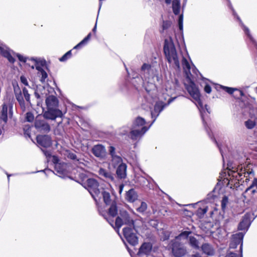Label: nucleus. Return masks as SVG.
Here are the masks:
<instances>
[{
  "instance_id": "nucleus-1",
  "label": "nucleus",
  "mask_w": 257,
  "mask_h": 257,
  "mask_svg": "<svg viewBox=\"0 0 257 257\" xmlns=\"http://www.w3.org/2000/svg\"><path fill=\"white\" fill-rule=\"evenodd\" d=\"M45 103L47 110L43 112L45 118L55 120L56 117H61L63 116L61 110L57 108L59 100L55 96L50 95L47 96Z\"/></svg>"
},
{
  "instance_id": "nucleus-2",
  "label": "nucleus",
  "mask_w": 257,
  "mask_h": 257,
  "mask_svg": "<svg viewBox=\"0 0 257 257\" xmlns=\"http://www.w3.org/2000/svg\"><path fill=\"white\" fill-rule=\"evenodd\" d=\"M163 49L168 62L171 63L173 60L175 66L177 68H179L180 64L176 50L171 37H169V39L165 40Z\"/></svg>"
},
{
  "instance_id": "nucleus-3",
  "label": "nucleus",
  "mask_w": 257,
  "mask_h": 257,
  "mask_svg": "<svg viewBox=\"0 0 257 257\" xmlns=\"http://www.w3.org/2000/svg\"><path fill=\"white\" fill-rule=\"evenodd\" d=\"M115 224L119 229L122 225H127V227L135 228V221L130 216L127 211L124 209L120 210L118 216L116 218Z\"/></svg>"
},
{
  "instance_id": "nucleus-4",
  "label": "nucleus",
  "mask_w": 257,
  "mask_h": 257,
  "mask_svg": "<svg viewBox=\"0 0 257 257\" xmlns=\"http://www.w3.org/2000/svg\"><path fill=\"white\" fill-rule=\"evenodd\" d=\"M169 249L175 257H182L187 252L186 247L183 243L176 239H172L168 244Z\"/></svg>"
},
{
  "instance_id": "nucleus-5",
  "label": "nucleus",
  "mask_w": 257,
  "mask_h": 257,
  "mask_svg": "<svg viewBox=\"0 0 257 257\" xmlns=\"http://www.w3.org/2000/svg\"><path fill=\"white\" fill-rule=\"evenodd\" d=\"M82 185L89 191L93 198L96 201L95 196H97L100 193L98 181L94 178H89L87 179L86 183L82 184Z\"/></svg>"
},
{
  "instance_id": "nucleus-6",
  "label": "nucleus",
  "mask_w": 257,
  "mask_h": 257,
  "mask_svg": "<svg viewBox=\"0 0 257 257\" xmlns=\"http://www.w3.org/2000/svg\"><path fill=\"white\" fill-rule=\"evenodd\" d=\"M41 114L38 115L34 122V126L38 132L42 134H47L51 131V126Z\"/></svg>"
},
{
  "instance_id": "nucleus-7",
  "label": "nucleus",
  "mask_w": 257,
  "mask_h": 257,
  "mask_svg": "<svg viewBox=\"0 0 257 257\" xmlns=\"http://www.w3.org/2000/svg\"><path fill=\"white\" fill-rule=\"evenodd\" d=\"M186 78L188 80L189 85L186 86V88L190 95L199 103H200V93L198 88L196 87L194 81L191 79L189 75L186 72Z\"/></svg>"
},
{
  "instance_id": "nucleus-8",
  "label": "nucleus",
  "mask_w": 257,
  "mask_h": 257,
  "mask_svg": "<svg viewBox=\"0 0 257 257\" xmlns=\"http://www.w3.org/2000/svg\"><path fill=\"white\" fill-rule=\"evenodd\" d=\"M136 231V227H125L123 229V234L127 241L132 245L138 244V237L134 232Z\"/></svg>"
},
{
  "instance_id": "nucleus-9",
  "label": "nucleus",
  "mask_w": 257,
  "mask_h": 257,
  "mask_svg": "<svg viewBox=\"0 0 257 257\" xmlns=\"http://www.w3.org/2000/svg\"><path fill=\"white\" fill-rule=\"evenodd\" d=\"M244 234L242 232H239L232 235L231 240L229 243V248L234 249L240 244L239 257H242V242Z\"/></svg>"
},
{
  "instance_id": "nucleus-10",
  "label": "nucleus",
  "mask_w": 257,
  "mask_h": 257,
  "mask_svg": "<svg viewBox=\"0 0 257 257\" xmlns=\"http://www.w3.org/2000/svg\"><path fill=\"white\" fill-rule=\"evenodd\" d=\"M36 141L39 146L44 148L50 147L52 145L51 137L48 135H37Z\"/></svg>"
},
{
  "instance_id": "nucleus-11",
  "label": "nucleus",
  "mask_w": 257,
  "mask_h": 257,
  "mask_svg": "<svg viewBox=\"0 0 257 257\" xmlns=\"http://www.w3.org/2000/svg\"><path fill=\"white\" fill-rule=\"evenodd\" d=\"M9 107V114L10 117H12L13 115V104H10L9 106L6 103H4L2 105V109L1 111L0 119L4 121L5 123L8 121V110Z\"/></svg>"
},
{
  "instance_id": "nucleus-12",
  "label": "nucleus",
  "mask_w": 257,
  "mask_h": 257,
  "mask_svg": "<svg viewBox=\"0 0 257 257\" xmlns=\"http://www.w3.org/2000/svg\"><path fill=\"white\" fill-rule=\"evenodd\" d=\"M152 244L150 242H144L139 249L137 255L139 257L149 255L152 249Z\"/></svg>"
},
{
  "instance_id": "nucleus-13",
  "label": "nucleus",
  "mask_w": 257,
  "mask_h": 257,
  "mask_svg": "<svg viewBox=\"0 0 257 257\" xmlns=\"http://www.w3.org/2000/svg\"><path fill=\"white\" fill-rule=\"evenodd\" d=\"M91 152L95 157L99 158H104L106 154L105 148L102 145L94 146L91 150Z\"/></svg>"
},
{
  "instance_id": "nucleus-14",
  "label": "nucleus",
  "mask_w": 257,
  "mask_h": 257,
  "mask_svg": "<svg viewBox=\"0 0 257 257\" xmlns=\"http://www.w3.org/2000/svg\"><path fill=\"white\" fill-rule=\"evenodd\" d=\"M127 166L125 164L121 163L117 167L116 170V177L119 179H124L126 177Z\"/></svg>"
},
{
  "instance_id": "nucleus-15",
  "label": "nucleus",
  "mask_w": 257,
  "mask_h": 257,
  "mask_svg": "<svg viewBox=\"0 0 257 257\" xmlns=\"http://www.w3.org/2000/svg\"><path fill=\"white\" fill-rule=\"evenodd\" d=\"M67 164L64 162H60L59 164L55 166V170L59 174V176H65L68 173Z\"/></svg>"
},
{
  "instance_id": "nucleus-16",
  "label": "nucleus",
  "mask_w": 257,
  "mask_h": 257,
  "mask_svg": "<svg viewBox=\"0 0 257 257\" xmlns=\"http://www.w3.org/2000/svg\"><path fill=\"white\" fill-rule=\"evenodd\" d=\"M130 132L131 138L132 140H137L138 137L142 136L148 130V128L146 126H143L141 130L133 128Z\"/></svg>"
},
{
  "instance_id": "nucleus-17",
  "label": "nucleus",
  "mask_w": 257,
  "mask_h": 257,
  "mask_svg": "<svg viewBox=\"0 0 257 257\" xmlns=\"http://www.w3.org/2000/svg\"><path fill=\"white\" fill-rule=\"evenodd\" d=\"M250 223L249 215L245 214L242 217L241 221L238 224V229L240 230L247 228Z\"/></svg>"
},
{
  "instance_id": "nucleus-18",
  "label": "nucleus",
  "mask_w": 257,
  "mask_h": 257,
  "mask_svg": "<svg viewBox=\"0 0 257 257\" xmlns=\"http://www.w3.org/2000/svg\"><path fill=\"white\" fill-rule=\"evenodd\" d=\"M202 252L207 255H213L214 254V249L212 246L208 243H204L200 247Z\"/></svg>"
},
{
  "instance_id": "nucleus-19",
  "label": "nucleus",
  "mask_w": 257,
  "mask_h": 257,
  "mask_svg": "<svg viewBox=\"0 0 257 257\" xmlns=\"http://www.w3.org/2000/svg\"><path fill=\"white\" fill-rule=\"evenodd\" d=\"M138 194L134 189H131L126 192L125 199L130 202H134L138 199Z\"/></svg>"
},
{
  "instance_id": "nucleus-20",
  "label": "nucleus",
  "mask_w": 257,
  "mask_h": 257,
  "mask_svg": "<svg viewBox=\"0 0 257 257\" xmlns=\"http://www.w3.org/2000/svg\"><path fill=\"white\" fill-rule=\"evenodd\" d=\"M99 175L104 177L105 178L110 180L112 182L114 181V177L113 174L110 172L106 171L105 169L100 168L98 171Z\"/></svg>"
},
{
  "instance_id": "nucleus-21",
  "label": "nucleus",
  "mask_w": 257,
  "mask_h": 257,
  "mask_svg": "<svg viewBox=\"0 0 257 257\" xmlns=\"http://www.w3.org/2000/svg\"><path fill=\"white\" fill-rule=\"evenodd\" d=\"M109 208L108 209V214L112 217L116 216L117 214V207L115 201L113 200Z\"/></svg>"
},
{
  "instance_id": "nucleus-22",
  "label": "nucleus",
  "mask_w": 257,
  "mask_h": 257,
  "mask_svg": "<svg viewBox=\"0 0 257 257\" xmlns=\"http://www.w3.org/2000/svg\"><path fill=\"white\" fill-rule=\"evenodd\" d=\"M102 190H103L102 191L101 193L102 195L103 201L106 205H109L112 204V202L110 198V193L108 192L105 191L104 188H102Z\"/></svg>"
},
{
  "instance_id": "nucleus-23",
  "label": "nucleus",
  "mask_w": 257,
  "mask_h": 257,
  "mask_svg": "<svg viewBox=\"0 0 257 257\" xmlns=\"http://www.w3.org/2000/svg\"><path fill=\"white\" fill-rule=\"evenodd\" d=\"M220 87L230 94H233L234 92H237L239 93V96H242L244 95L242 91L238 90V89L236 88L228 87L222 85H220Z\"/></svg>"
},
{
  "instance_id": "nucleus-24",
  "label": "nucleus",
  "mask_w": 257,
  "mask_h": 257,
  "mask_svg": "<svg viewBox=\"0 0 257 257\" xmlns=\"http://www.w3.org/2000/svg\"><path fill=\"white\" fill-rule=\"evenodd\" d=\"M41 90H45V87L43 86H37L36 89L35 93H34V94H35L36 97L38 99L40 100V101H38L37 102V105H38V106H39L40 105V104L42 103L43 102L42 99H41V98L42 96L40 95V93H39V91H41Z\"/></svg>"
},
{
  "instance_id": "nucleus-25",
  "label": "nucleus",
  "mask_w": 257,
  "mask_h": 257,
  "mask_svg": "<svg viewBox=\"0 0 257 257\" xmlns=\"http://www.w3.org/2000/svg\"><path fill=\"white\" fill-rule=\"evenodd\" d=\"M172 9L173 12L175 15H178L180 14V0H173Z\"/></svg>"
},
{
  "instance_id": "nucleus-26",
  "label": "nucleus",
  "mask_w": 257,
  "mask_h": 257,
  "mask_svg": "<svg viewBox=\"0 0 257 257\" xmlns=\"http://www.w3.org/2000/svg\"><path fill=\"white\" fill-rule=\"evenodd\" d=\"M146 121L143 118L138 116L137 117L133 124V128H137L138 127L144 126Z\"/></svg>"
},
{
  "instance_id": "nucleus-27",
  "label": "nucleus",
  "mask_w": 257,
  "mask_h": 257,
  "mask_svg": "<svg viewBox=\"0 0 257 257\" xmlns=\"http://www.w3.org/2000/svg\"><path fill=\"white\" fill-rule=\"evenodd\" d=\"M189 244L194 249H200L199 241L195 237L189 236Z\"/></svg>"
},
{
  "instance_id": "nucleus-28",
  "label": "nucleus",
  "mask_w": 257,
  "mask_h": 257,
  "mask_svg": "<svg viewBox=\"0 0 257 257\" xmlns=\"http://www.w3.org/2000/svg\"><path fill=\"white\" fill-rule=\"evenodd\" d=\"M192 233L191 231H184L181 232L178 236L175 237L174 239H176V240H179L182 239H187L189 238V236H191L190 235Z\"/></svg>"
},
{
  "instance_id": "nucleus-29",
  "label": "nucleus",
  "mask_w": 257,
  "mask_h": 257,
  "mask_svg": "<svg viewBox=\"0 0 257 257\" xmlns=\"http://www.w3.org/2000/svg\"><path fill=\"white\" fill-rule=\"evenodd\" d=\"M90 38L91 33H89L87 37H86L82 41H81L79 44H78L74 47V49H78L80 48L82 45L86 44L87 42L90 40Z\"/></svg>"
},
{
  "instance_id": "nucleus-30",
  "label": "nucleus",
  "mask_w": 257,
  "mask_h": 257,
  "mask_svg": "<svg viewBox=\"0 0 257 257\" xmlns=\"http://www.w3.org/2000/svg\"><path fill=\"white\" fill-rule=\"evenodd\" d=\"M65 155L68 158L73 160H77L79 161V160L77 159V156L74 153L71 152L69 150H66Z\"/></svg>"
},
{
  "instance_id": "nucleus-31",
  "label": "nucleus",
  "mask_w": 257,
  "mask_h": 257,
  "mask_svg": "<svg viewBox=\"0 0 257 257\" xmlns=\"http://www.w3.org/2000/svg\"><path fill=\"white\" fill-rule=\"evenodd\" d=\"M3 56L8 59L9 61L11 63H14L15 61V59L14 58L12 57L11 54L7 50L4 51L3 52Z\"/></svg>"
},
{
  "instance_id": "nucleus-32",
  "label": "nucleus",
  "mask_w": 257,
  "mask_h": 257,
  "mask_svg": "<svg viewBox=\"0 0 257 257\" xmlns=\"http://www.w3.org/2000/svg\"><path fill=\"white\" fill-rule=\"evenodd\" d=\"M19 104L22 108H25V103L22 94L17 95L15 96Z\"/></svg>"
},
{
  "instance_id": "nucleus-33",
  "label": "nucleus",
  "mask_w": 257,
  "mask_h": 257,
  "mask_svg": "<svg viewBox=\"0 0 257 257\" xmlns=\"http://www.w3.org/2000/svg\"><path fill=\"white\" fill-rule=\"evenodd\" d=\"M172 25V22L170 20H163L162 27L163 29V30H168L170 27H171Z\"/></svg>"
},
{
  "instance_id": "nucleus-34",
  "label": "nucleus",
  "mask_w": 257,
  "mask_h": 257,
  "mask_svg": "<svg viewBox=\"0 0 257 257\" xmlns=\"http://www.w3.org/2000/svg\"><path fill=\"white\" fill-rule=\"evenodd\" d=\"M207 211V208H199L197 210L196 214L199 218H201L203 217L204 215L206 213Z\"/></svg>"
},
{
  "instance_id": "nucleus-35",
  "label": "nucleus",
  "mask_w": 257,
  "mask_h": 257,
  "mask_svg": "<svg viewBox=\"0 0 257 257\" xmlns=\"http://www.w3.org/2000/svg\"><path fill=\"white\" fill-rule=\"evenodd\" d=\"M228 202V198L226 196H224L221 200V208L223 211H224L226 209V205Z\"/></svg>"
},
{
  "instance_id": "nucleus-36",
  "label": "nucleus",
  "mask_w": 257,
  "mask_h": 257,
  "mask_svg": "<svg viewBox=\"0 0 257 257\" xmlns=\"http://www.w3.org/2000/svg\"><path fill=\"white\" fill-rule=\"evenodd\" d=\"M244 123H245V126L248 129H252L255 125V122L254 121H252V120H250V119H248L247 121H245Z\"/></svg>"
},
{
  "instance_id": "nucleus-37",
  "label": "nucleus",
  "mask_w": 257,
  "mask_h": 257,
  "mask_svg": "<svg viewBox=\"0 0 257 257\" xmlns=\"http://www.w3.org/2000/svg\"><path fill=\"white\" fill-rule=\"evenodd\" d=\"M23 93L26 100L31 104L30 102V95L28 93V91L26 87H24L23 89Z\"/></svg>"
},
{
  "instance_id": "nucleus-38",
  "label": "nucleus",
  "mask_w": 257,
  "mask_h": 257,
  "mask_svg": "<svg viewBox=\"0 0 257 257\" xmlns=\"http://www.w3.org/2000/svg\"><path fill=\"white\" fill-rule=\"evenodd\" d=\"M111 159L112 162L114 165H118L119 163L121 164L122 163V158L117 155L114 156Z\"/></svg>"
},
{
  "instance_id": "nucleus-39",
  "label": "nucleus",
  "mask_w": 257,
  "mask_h": 257,
  "mask_svg": "<svg viewBox=\"0 0 257 257\" xmlns=\"http://www.w3.org/2000/svg\"><path fill=\"white\" fill-rule=\"evenodd\" d=\"M25 119L28 122H33L34 120V116L33 113L30 111L27 112L26 114Z\"/></svg>"
},
{
  "instance_id": "nucleus-40",
  "label": "nucleus",
  "mask_w": 257,
  "mask_h": 257,
  "mask_svg": "<svg viewBox=\"0 0 257 257\" xmlns=\"http://www.w3.org/2000/svg\"><path fill=\"white\" fill-rule=\"evenodd\" d=\"M147 208V205L146 203L142 202L141 206L137 209V211L139 212H144Z\"/></svg>"
},
{
  "instance_id": "nucleus-41",
  "label": "nucleus",
  "mask_w": 257,
  "mask_h": 257,
  "mask_svg": "<svg viewBox=\"0 0 257 257\" xmlns=\"http://www.w3.org/2000/svg\"><path fill=\"white\" fill-rule=\"evenodd\" d=\"M183 14H181L178 19V26L179 29L180 31H183Z\"/></svg>"
},
{
  "instance_id": "nucleus-42",
  "label": "nucleus",
  "mask_w": 257,
  "mask_h": 257,
  "mask_svg": "<svg viewBox=\"0 0 257 257\" xmlns=\"http://www.w3.org/2000/svg\"><path fill=\"white\" fill-rule=\"evenodd\" d=\"M71 50H70L61 57L59 60L61 62L65 61L68 58L71 57Z\"/></svg>"
},
{
  "instance_id": "nucleus-43",
  "label": "nucleus",
  "mask_w": 257,
  "mask_h": 257,
  "mask_svg": "<svg viewBox=\"0 0 257 257\" xmlns=\"http://www.w3.org/2000/svg\"><path fill=\"white\" fill-rule=\"evenodd\" d=\"M13 86L14 87V90L15 96L17 95L22 94V92L21 91L20 88L19 87L17 83L16 84L13 83Z\"/></svg>"
},
{
  "instance_id": "nucleus-44",
  "label": "nucleus",
  "mask_w": 257,
  "mask_h": 257,
  "mask_svg": "<svg viewBox=\"0 0 257 257\" xmlns=\"http://www.w3.org/2000/svg\"><path fill=\"white\" fill-rule=\"evenodd\" d=\"M182 63H183L184 69L186 68L188 69L189 72H190V69L191 68L189 62H188V61L185 58H183ZM189 74L190 75H192L191 74L190 72H189Z\"/></svg>"
},
{
  "instance_id": "nucleus-45",
  "label": "nucleus",
  "mask_w": 257,
  "mask_h": 257,
  "mask_svg": "<svg viewBox=\"0 0 257 257\" xmlns=\"http://www.w3.org/2000/svg\"><path fill=\"white\" fill-rule=\"evenodd\" d=\"M148 223L149 225L152 226L155 228H157L159 222L158 220L156 219H150L148 221Z\"/></svg>"
},
{
  "instance_id": "nucleus-46",
  "label": "nucleus",
  "mask_w": 257,
  "mask_h": 257,
  "mask_svg": "<svg viewBox=\"0 0 257 257\" xmlns=\"http://www.w3.org/2000/svg\"><path fill=\"white\" fill-rule=\"evenodd\" d=\"M31 60L34 61L36 65L40 64L41 66H45L46 65V61L45 59L40 60L39 61L36 60L34 58H32Z\"/></svg>"
},
{
  "instance_id": "nucleus-47",
  "label": "nucleus",
  "mask_w": 257,
  "mask_h": 257,
  "mask_svg": "<svg viewBox=\"0 0 257 257\" xmlns=\"http://www.w3.org/2000/svg\"><path fill=\"white\" fill-rule=\"evenodd\" d=\"M164 108V106L159 104L156 103L154 106V110L155 111L160 113Z\"/></svg>"
},
{
  "instance_id": "nucleus-48",
  "label": "nucleus",
  "mask_w": 257,
  "mask_h": 257,
  "mask_svg": "<svg viewBox=\"0 0 257 257\" xmlns=\"http://www.w3.org/2000/svg\"><path fill=\"white\" fill-rule=\"evenodd\" d=\"M109 154L111 156V158L116 155L115 154V148L113 146L109 147Z\"/></svg>"
},
{
  "instance_id": "nucleus-49",
  "label": "nucleus",
  "mask_w": 257,
  "mask_h": 257,
  "mask_svg": "<svg viewBox=\"0 0 257 257\" xmlns=\"http://www.w3.org/2000/svg\"><path fill=\"white\" fill-rule=\"evenodd\" d=\"M51 157L52 158V162L55 164V166L60 163V160L58 156L54 155L52 156Z\"/></svg>"
},
{
  "instance_id": "nucleus-50",
  "label": "nucleus",
  "mask_w": 257,
  "mask_h": 257,
  "mask_svg": "<svg viewBox=\"0 0 257 257\" xmlns=\"http://www.w3.org/2000/svg\"><path fill=\"white\" fill-rule=\"evenodd\" d=\"M41 150L47 158H51L52 157L51 151L43 149H41Z\"/></svg>"
},
{
  "instance_id": "nucleus-51",
  "label": "nucleus",
  "mask_w": 257,
  "mask_h": 257,
  "mask_svg": "<svg viewBox=\"0 0 257 257\" xmlns=\"http://www.w3.org/2000/svg\"><path fill=\"white\" fill-rule=\"evenodd\" d=\"M42 77L41 78V81L42 82H45V79L47 77L48 75L45 70H43L41 73Z\"/></svg>"
},
{
  "instance_id": "nucleus-52",
  "label": "nucleus",
  "mask_w": 257,
  "mask_h": 257,
  "mask_svg": "<svg viewBox=\"0 0 257 257\" xmlns=\"http://www.w3.org/2000/svg\"><path fill=\"white\" fill-rule=\"evenodd\" d=\"M224 257H238L236 253L231 251H227Z\"/></svg>"
},
{
  "instance_id": "nucleus-53",
  "label": "nucleus",
  "mask_w": 257,
  "mask_h": 257,
  "mask_svg": "<svg viewBox=\"0 0 257 257\" xmlns=\"http://www.w3.org/2000/svg\"><path fill=\"white\" fill-rule=\"evenodd\" d=\"M17 56L18 58L19 61L24 62V63H26V62L27 61V58L24 57L22 55H21L20 54H17Z\"/></svg>"
},
{
  "instance_id": "nucleus-54",
  "label": "nucleus",
  "mask_w": 257,
  "mask_h": 257,
  "mask_svg": "<svg viewBox=\"0 0 257 257\" xmlns=\"http://www.w3.org/2000/svg\"><path fill=\"white\" fill-rule=\"evenodd\" d=\"M254 186L257 187V178H254L251 185L246 189V191L252 188Z\"/></svg>"
},
{
  "instance_id": "nucleus-55",
  "label": "nucleus",
  "mask_w": 257,
  "mask_h": 257,
  "mask_svg": "<svg viewBox=\"0 0 257 257\" xmlns=\"http://www.w3.org/2000/svg\"><path fill=\"white\" fill-rule=\"evenodd\" d=\"M204 91L207 93H210L211 91V86L209 84H206L204 87Z\"/></svg>"
},
{
  "instance_id": "nucleus-56",
  "label": "nucleus",
  "mask_w": 257,
  "mask_h": 257,
  "mask_svg": "<svg viewBox=\"0 0 257 257\" xmlns=\"http://www.w3.org/2000/svg\"><path fill=\"white\" fill-rule=\"evenodd\" d=\"M21 81L25 85H28L27 80L24 76H21L20 77Z\"/></svg>"
},
{
  "instance_id": "nucleus-57",
  "label": "nucleus",
  "mask_w": 257,
  "mask_h": 257,
  "mask_svg": "<svg viewBox=\"0 0 257 257\" xmlns=\"http://www.w3.org/2000/svg\"><path fill=\"white\" fill-rule=\"evenodd\" d=\"M79 177L81 180L82 181H84L85 179L87 178V175L84 173H80L79 174Z\"/></svg>"
},
{
  "instance_id": "nucleus-58",
  "label": "nucleus",
  "mask_w": 257,
  "mask_h": 257,
  "mask_svg": "<svg viewBox=\"0 0 257 257\" xmlns=\"http://www.w3.org/2000/svg\"><path fill=\"white\" fill-rule=\"evenodd\" d=\"M150 65H149L147 64H146V63H144V64L142 65V67H141V69H142V70H146V69H149V68H150Z\"/></svg>"
},
{
  "instance_id": "nucleus-59",
  "label": "nucleus",
  "mask_w": 257,
  "mask_h": 257,
  "mask_svg": "<svg viewBox=\"0 0 257 257\" xmlns=\"http://www.w3.org/2000/svg\"><path fill=\"white\" fill-rule=\"evenodd\" d=\"M229 7H232L231 5V4L229 2ZM232 10V12H233V15L234 16H236V18L239 21H241L240 18L238 17V16H237V14L236 13H235V12L234 11V10L232 8H231Z\"/></svg>"
},
{
  "instance_id": "nucleus-60",
  "label": "nucleus",
  "mask_w": 257,
  "mask_h": 257,
  "mask_svg": "<svg viewBox=\"0 0 257 257\" xmlns=\"http://www.w3.org/2000/svg\"><path fill=\"white\" fill-rule=\"evenodd\" d=\"M36 65V68L37 70H38L39 71H40L41 73L42 72H43V70H44L41 66L38 65H36Z\"/></svg>"
},
{
  "instance_id": "nucleus-61",
  "label": "nucleus",
  "mask_w": 257,
  "mask_h": 257,
  "mask_svg": "<svg viewBox=\"0 0 257 257\" xmlns=\"http://www.w3.org/2000/svg\"><path fill=\"white\" fill-rule=\"evenodd\" d=\"M124 184H121L119 186V193L120 194L121 192L122 191L123 188L124 187Z\"/></svg>"
},
{
  "instance_id": "nucleus-62",
  "label": "nucleus",
  "mask_w": 257,
  "mask_h": 257,
  "mask_svg": "<svg viewBox=\"0 0 257 257\" xmlns=\"http://www.w3.org/2000/svg\"><path fill=\"white\" fill-rule=\"evenodd\" d=\"M247 35L248 38H249L250 40L254 43V41L253 40V38H252V36H251L250 34V33H247Z\"/></svg>"
},
{
  "instance_id": "nucleus-63",
  "label": "nucleus",
  "mask_w": 257,
  "mask_h": 257,
  "mask_svg": "<svg viewBox=\"0 0 257 257\" xmlns=\"http://www.w3.org/2000/svg\"><path fill=\"white\" fill-rule=\"evenodd\" d=\"M236 92V94H235V95H233V96L236 98L239 99L241 96H239V93L237 92Z\"/></svg>"
},
{
  "instance_id": "nucleus-64",
  "label": "nucleus",
  "mask_w": 257,
  "mask_h": 257,
  "mask_svg": "<svg viewBox=\"0 0 257 257\" xmlns=\"http://www.w3.org/2000/svg\"><path fill=\"white\" fill-rule=\"evenodd\" d=\"M192 257H201V256L199 254V253H196V254H193L192 255Z\"/></svg>"
}]
</instances>
